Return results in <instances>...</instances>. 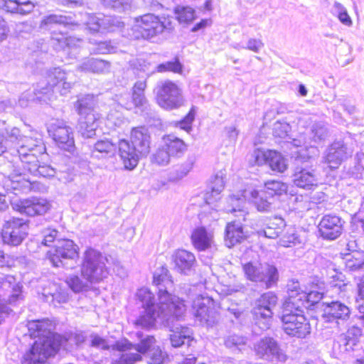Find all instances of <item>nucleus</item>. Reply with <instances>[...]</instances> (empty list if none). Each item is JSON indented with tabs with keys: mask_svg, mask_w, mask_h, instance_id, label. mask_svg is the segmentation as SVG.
<instances>
[{
	"mask_svg": "<svg viewBox=\"0 0 364 364\" xmlns=\"http://www.w3.org/2000/svg\"><path fill=\"white\" fill-rule=\"evenodd\" d=\"M28 328L31 335L38 339L23 355L22 364H44L60 348L70 351L78 346L75 340H71V333L61 336L53 333L54 326L48 319L31 321Z\"/></svg>",
	"mask_w": 364,
	"mask_h": 364,
	"instance_id": "nucleus-2",
	"label": "nucleus"
},
{
	"mask_svg": "<svg viewBox=\"0 0 364 364\" xmlns=\"http://www.w3.org/2000/svg\"><path fill=\"white\" fill-rule=\"evenodd\" d=\"M115 100L120 106L124 107L127 109H133L131 95L127 92L116 95Z\"/></svg>",
	"mask_w": 364,
	"mask_h": 364,
	"instance_id": "nucleus-58",
	"label": "nucleus"
},
{
	"mask_svg": "<svg viewBox=\"0 0 364 364\" xmlns=\"http://www.w3.org/2000/svg\"><path fill=\"white\" fill-rule=\"evenodd\" d=\"M116 146L109 139H105L97 141L92 149V155L97 159L111 157L114 155Z\"/></svg>",
	"mask_w": 364,
	"mask_h": 364,
	"instance_id": "nucleus-40",
	"label": "nucleus"
},
{
	"mask_svg": "<svg viewBox=\"0 0 364 364\" xmlns=\"http://www.w3.org/2000/svg\"><path fill=\"white\" fill-rule=\"evenodd\" d=\"M144 72H146L147 77H150L152 74L156 72L158 73H166V72H173L175 73H181L182 72L183 65L180 63L178 58H174L171 61H167L163 63H161L155 67L154 70H149L146 65H144V68H141Z\"/></svg>",
	"mask_w": 364,
	"mask_h": 364,
	"instance_id": "nucleus-42",
	"label": "nucleus"
},
{
	"mask_svg": "<svg viewBox=\"0 0 364 364\" xmlns=\"http://www.w3.org/2000/svg\"><path fill=\"white\" fill-rule=\"evenodd\" d=\"M287 287L289 296L284 301V304H287L290 301H293L291 299H293L294 297L295 299L299 298L301 292L302 291L300 290V287L298 282H291V283L288 284Z\"/></svg>",
	"mask_w": 364,
	"mask_h": 364,
	"instance_id": "nucleus-57",
	"label": "nucleus"
},
{
	"mask_svg": "<svg viewBox=\"0 0 364 364\" xmlns=\"http://www.w3.org/2000/svg\"><path fill=\"white\" fill-rule=\"evenodd\" d=\"M137 337L140 339V343L133 345L128 340L123 339L117 341L112 346V350H118L120 352H125L129 350L135 349L140 353H145L148 350H151L155 343V338L151 336H147L144 338L141 332L136 333Z\"/></svg>",
	"mask_w": 364,
	"mask_h": 364,
	"instance_id": "nucleus-22",
	"label": "nucleus"
},
{
	"mask_svg": "<svg viewBox=\"0 0 364 364\" xmlns=\"http://www.w3.org/2000/svg\"><path fill=\"white\" fill-rule=\"evenodd\" d=\"M255 350L260 358L267 361L284 362L287 359L278 343L270 337L263 338L258 341L255 345Z\"/></svg>",
	"mask_w": 364,
	"mask_h": 364,
	"instance_id": "nucleus-18",
	"label": "nucleus"
},
{
	"mask_svg": "<svg viewBox=\"0 0 364 364\" xmlns=\"http://www.w3.org/2000/svg\"><path fill=\"white\" fill-rule=\"evenodd\" d=\"M95 104V97L92 95H85L80 97L75 104L76 109L79 115L93 112Z\"/></svg>",
	"mask_w": 364,
	"mask_h": 364,
	"instance_id": "nucleus-45",
	"label": "nucleus"
},
{
	"mask_svg": "<svg viewBox=\"0 0 364 364\" xmlns=\"http://www.w3.org/2000/svg\"><path fill=\"white\" fill-rule=\"evenodd\" d=\"M84 22L90 32L101 33L111 31L118 23L114 17L103 14H85Z\"/></svg>",
	"mask_w": 364,
	"mask_h": 364,
	"instance_id": "nucleus-21",
	"label": "nucleus"
},
{
	"mask_svg": "<svg viewBox=\"0 0 364 364\" xmlns=\"http://www.w3.org/2000/svg\"><path fill=\"white\" fill-rule=\"evenodd\" d=\"M346 268L350 271H355L364 267V259L358 258L353 255L350 258H347L346 262Z\"/></svg>",
	"mask_w": 364,
	"mask_h": 364,
	"instance_id": "nucleus-56",
	"label": "nucleus"
},
{
	"mask_svg": "<svg viewBox=\"0 0 364 364\" xmlns=\"http://www.w3.org/2000/svg\"><path fill=\"white\" fill-rule=\"evenodd\" d=\"M277 303V296L272 291L262 294L255 302L252 313L255 320L262 330L270 326L273 316V309Z\"/></svg>",
	"mask_w": 364,
	"mask_h": 364,
	"instance_id": "nucleus-13",
	"label": "nucleus"
},
{
	"mask_svg": "<svg viewBox=\"0 0 364 364\" xmlns=\"http://www.w3.org/2000/svg\"><path fill=\"white\" fill-rule=\"evenodd\" d=\"M225 173L223 171H218L210 180L209 188L210 192L208 191L205 194V200L207 204H211L217 201L220 193L223 191L225 186L224 176Z\"/></svg>",
	"mask_w": 364,
	"mask_h": 364,
	"instance_id": "nucleus-34",
	"label": "nucleus"
},
{
	"mask_svg": "<svg viewBox=\"0 0 364 364\" xmlns=\"http://www.w3.org/2000/svg\"><path fill=\"white\" fill-rule=\"evenodd\" d=\"M0 287L4 289H11V294L9 296L8 301L10 304L16 305L23 299L22 294L23 286L12 275H0Z\"/></svg>",
	"mask_w": 364,
	"mask_h": 364,
	"instance_id": "nucleus-27",
	"label": "nucleus"
},
{
	"mask_svg": "<svg viewBox=\"0 0 364 364\" xmlns=\"http://www.w3.org/2000/svg\"><path fill=\"white\" fill-rule=\"evenodd\" d=\"M0 9L6 12L25 15L33 10L34 4L29 0H0Z\"/></svg>",
	"mask_w": 364,
	"mask_h": 364,
	"instance_id": "nucleus-31",
	"label": "nucleus"
},
{
	"mask_svg": "<svg viewBox=\"0 0 364 364\" xmlns=\"http://www.w3.org/2000/svg\"><path fill=\"white\" fill-rule=\"evenodd\" d=\"M173 257L176 267L178 271L185 274L190 271L196 264L195 255L185 250H177Z\"/></svg>",
	"mask_w": 364,
	"mask_h": 364,
	"instance_id": "nucleus-35",
	"label": "nucleus"
},
{
	"mask_svg": "<svg viewBox=\"0 0 364 364\" xmlns=\"http://www.w3.org/2000/svg\"><path fill=\"white\" fill-rule=\"evenodd\" d=\"M76 70L81 73L103 75L110 72L111 63L100 58L87 57L80 61Z\"/></svg>",
	"mask_w": 364,
	"mask_h": 364,
	"instance_id": "nucleus-23",
	"label": "nucleus"
},
{
	"mask_svg": "<svg viewBox=\"0 0 364 364\" xmlns=\"http://www.w3.org/2000/svg\"><path fill=\"white\" fill-rule=\"evenodd\" d=\"M196 109V107L192 106L186 116L178 122V126L180 129H183L187 132H189L192 129V123L195 119Z\"/></svg>",
	"mask_w": 364,
	"mask_h": 364,
	"instance_id": "nucleus-50",
	"label": "nucleus"
},
{
	"mask_svg": "<svg viewBox=\"0 0 364 364\" xmlns=\"http://www.w3.org/2000/svg\"><path fill=\"white\" fill-rule=\"evenodd\" d=\"M97 127H92L91 130V125L85 124V122L79 123V132L85 138H92L95 135Z\"/></svg>",
	"mask_w": 364,
	"mask_h": 364,
	"instance_id": "nucleus-62",
	"label": "nucleus"
},
{
	"mask_svg": "<svg viewBox=\"0 0 364 364\" xmlns=\"http://www.w3.org/2000/svg\"><path fill=\"white\" fill-rule=\"evenodd\" d=\"M78 246L71 240L62 239L55 242L47 253L48 259L55 267L73 269L79 258Z\"/></svg>",
	"mask_w": 364,
	"mask_h": 364,
	"instance_id": "nucleus-10",
	"label": "nucleus"
},
{
	"mask_svg": "<svg viewBox=\"0 0 364 364\" xmlns=\"http://www.w3.org/2000/svg\"><path fill=\"white\" fill-rule=\"evenodd\" d=\"M158 105L166 110L178 109L185 104L181 87L171 80L159 81L155 88Z\"/></svg>",
	"mask_w": 364,
	"mask_h": 364,
	"instance_id": "nucleus-11",
	"label": "nucleus"
},
{
	"mask_svg": "<svg viewBox=\"0 0 364 364\" xmlns=\"http://www.w3.org/2000/svg\"><path fill=\"white\" fill-rule=\"evenodd\" d=\"M130 139L119 141V154L126 169L132 170L138 164L140 156H146L150 151V135L145 127L132 129Z\"/></svg>",
	"mask_w": 364,
	"mask_h": 364,
	"instance_id": "nucleus-7",
	"label": "nucleus"
},
{
	"mask_svg": "<svg viewBox=\"0 0 364 364\" xmlns=\"http://www.w3.org/2000/svg\"><path fill=\"white\" fill-rule=\"evenodd\" d=\"M245 278L259 284L266 289L275 286L279 280V272L272 263L249 262L242 265Z\"/></svg>",
	"mask_w": 364,
	"mask_h": 364,
	"instance_id": "nucleus-9",
	"label": "nucleus"
},
{
	"mask_svg": "<svg viewBox=\"0 0 364 364\" xmlns=\"http://www.w3.org/2000/svg\"><path fill=\"white\" fill-rule=\"evenodd\" d=\"M91 338V346L92 347L100 348V349H109V346L105 339L100 336L93 334L90 336Z\"/></svg>",
	"mask_w": 364,
	"mask_h": 364,
	"instance_id": "nucleus-64",
	"label": "nucleus"
},
{
	"mask_svg": "<svg viewBox=\"0 0 364 364\" xmlns=\"http://www.w3.org/2000/svg\"><path fill=\"white\" fill-rule=\"evenodd\" d=\"M293 182L297 187L311 189L317 186L320 183L314 169L310 167H299L295 169L293 176Z\"/></svg>",
	"mask_w": 364,
	"mask_h": 364,
	"instance_id": "nucleus-24",
	"label": "nucleus"
},
{
	"mask_svg": "<svg viewBox=\"0 0 364 364\" xmlns=\"http://www.w3.org/2000/svg\"><path fill=\"white\" fill-rule=\"evenodd\" d=\"M164 355L161 350L153 348L150 350V364H164Z\"/></svg>",
	"mask_w": 364,
	"mask_h": 364,
	"instance_id": "nucleus-59",
	"label": "nucleus"
},
{
	"mask_svg": "<svg viewBox=\"0 0 364 364\" xmlns=\"http://www.w3.org/2000/svg\"><path fill=\"white\" fill-rule=\"evenodd\" d=\"M271 150L255 149L252 153V157L255 159V164L262 166L267 164L269 153Z\"/></svg>",
	"mask_w": 364,
	"mask_h": 364,
	"instance_id": "nucleus-55",
	"label": "nucleus"
},
{
	"mask_svg": "<svg viewBox=\"0 0 364 364\" xmlns=\"http://www.w3.org/2000/svg\"><path fill=\"white\" fill-rule=\"evenodd\" d=\"M171 22L164 17L146 14L136 18L133 30L136 38L151 39L169 29Z\"/></svg>",
	"mask_w": 364,
	"mask_h": 364,
	"instance_id": "nucleus-12",
	"label": "nucleus"
},
{
	"mask_svg": "<svg viewBox=\"0 0 364 364\" xmlns=\"http://www.w3.org/2000/svg\"><path fill=\"white\" fill-rule=\"evenodd\" d=\"M90 43L94 46L91 48L92 54H107L114 50V47L111 44L110 41H97L95 39H90Z\"/></svg>",
	"mask_w": 364,
	"mask_h": 364,
	"instance_id": "nucleus-49",
	"label": "nucleus"
},
{
	"mask_svg": "<svg viewBox=\"0 0 364 364\" xmlns=\"http://www.w3.org/2000/svg\"><path fill=\"white\" fill-rule=\"evenodd\" d=\"M352 148L348 147L343 141H335L326 150L323 156V162L331 169H336L341 163L351 156Z\"/></svg>",
	"mask_w": 364,
	"mask_h": 364,
	"instance_id": "nucleus-17",
	"label": "nucleus"
},
{
	"mask_svg": "<svg viewBox=\"0 0 364 364\" xmlns=\"http://www.w3.org/2000/svg\"><path fill=\"white\" fill-rule=\"evenodd\" d=\"M73 72L60 67L49 68L43 73L41 80L33 91L27 90L18 99V105L26 107L30 102H48L51 100L54 90L61 95L69 93L75 84Z\"/></svg>",
	"mask_w": 364,
	"mask_h": 364,
	"instance_id": "nucleus-3",
	"label": "nucleus"
},
{
	"mask_svg": "<svg viewBox=\"0 0 364 364\" xmlns=\"http://www.w3.org/2000/svg\"><path fill=\"white\" fill-rule=\"evenodd\" d=\"M107 257L100 252L88 248L83 254L81 273L85 280L77 275H72L67 279L69 287L75 293L87 290L90 284L102 281L108 275L106 267Z\"/></svg>",
	"mask_w": 364,
	"mask_h": 364,
	"instance_id": "nucleus-5",
	"label": "nucleus"
},
{
	"mask_svg": "<svg viewBox=\"0 0 364 364\" xmlns=\"http://www.w3.org/2000/svg\"><path fill=\"white\" fill-rule=\"evenodd\" d=\"M28 232V224L26 220L12 218L5 221L1 230V237L4 243L17 246L26 239Z\"/></svg>",
	"mask_w": 364,
	"mask_h": 364,
	"instance_id": "nucleus-15",
	"label": "nucleus"
},
{
	"mask_svg": "<svg viewBox=\"0 0 364 364\" xmlns=\"http://www.w3.org/2000/svg\"><path fill=\"white\" fill-rule=\"evenodd\" d=\"M192 309L196 319L200 324L212 326L216 322L217 313L213 300L209 296L197 295L193 300Z\"/></svg>",
	"mask_w": 364,
	"mask_h": 364,
	"instance_id": "nucleus-16",
	"label": "nucleus"
},
{
	"mask_svg": "<svg viewBox=\"0 0 364 364\" xmlns=\"http://www.w3.org/2000/svg\"><path fill=\"white\" fill-rule=\"evenodd\" d=\"M147 77L144 80H137L132 89V104L134 107H144L147 104L144 91L147 87Z\"/></svg>",
	"mask_w": 364,
	"mask_h": 364,
	"instance_id": "nucleus-39",
	"label": "nucleus"
},
{
	"mask_svg": "<svg viewBox=\"0 0 364 364\" xmlns=\"http://www.w3.org/2000/svg\"><path fill=\"white\" fill-rule=\"evenodd\" d=\"M153 284L158 289L159 302L156 304L154 296L149 289L144 287L138 289L136 297L144 311L136 319L135 324L149 328L158 321L171 326L174 320L183 318L186 306L183 299L170 293L173 282L166 268L161 267L155 271Z\"/></svg>",
	"mask_w": 364,
	"mask_h": 364,
	"instance_id": "nucleus-1",
	"label": "nucleus"
},
{
	"mask_svg": "<svg viewBox=\"0 0 364 364\" xmlns=\"http://www.w3.org/2000/svg\"><path fill=\"white\" fill-rule=\"evenodd\" d=\"M270 168L277 173H283L287 168L286 159L282 154L275 151H270L267 164Z\"/></svg>",
	"mask_w": 364,
	"mask_h": 364,
	"instance_id": "nucleus-44",
	"label": "nucleus"
},
{
	"mask_svg": "<svg viewBox=\"0 0 364 364\" xmlns=\"http://www.w3.org/2000/svg\"><path fill=\"white\" fill-rule=\"evenodd\" d=\"M31 161H26V164L22 167L25 171L31 173L35 176H42L44 178L53 177L55 174V168L49 165H40L37 157L30 156Z\"/></svg>",
	"mask_w": 364,
	"mask_h": 364,
	"instance_id": "nucleus-32",
	"label": "nucleus"
},
{
	"mask_svg": "<svg viewBox=\"0 0 364 364\" xmlns=\"http://www.w3.org/2000/svg\"><path fill=\"white\" fill-rule=\"evenodd\" d=\"M311 135L315 142L325 141L328 136L327 124L323 122H315L311 127Z\"/></svg>",
	"mask_w": 364,
	"mask_h": 364,
	"instance_id": "nucleus-47",
	"label": "nucleus"
},
{
	"mask_svg": "<svg viewBox=\"0 0 364 364\" xmlns=\"http://www.w3.org/2000/svg\"><path fill=\"white\" fill-rule=\"evenodd\" d=\"M6 150L11 151L13 155H18L23 166L26 161H31V155L38 158L44 153L46 147L41 139L21 137L20 130L12 127L5 129V134L0 136V156Z\"/></svg>",
	"mask_w": 364,
	"mask_h": 364,
	"instance_id": "nucleus-6",
	"label": "nucleus"
},
{
	"mask_svg": "<svg viewBox=\"0 0 364 364\" xmlns=\"http://www.w3.org/2000/svg\"><path fill=\"white\" fill-rule=\"evenodd\" d=\"M53 47L56 50L77 49L82 43V39L68 36L65 31L56 32L53 31L50 36Z\"/></svg>",
	"mask_w": 364,
	"mask_h": 364,
	"instance_id": "nucleus-26",
	"label": "nucleus"
},
{
	"mask_svg": "<svg viewBox=\"0 0 364 364\" xmlns=\"http://www.w3.org/2000/svg\"><path fill=\"white\" fill-rule=\"evenodd\" d=\"M11 206L14 210L28 216L45 214L50 207L49 202L41 198L14 200Z\"/></svg>",
	"mask_w": 364,
	"mask_h": 364,
	"instance_id": "nucleus-19",
	"label": "nucleus"
},
{
	"mask_svg": "<svg viewBox=\"0 0 364 364\" xmlns=\"http://www.w3.org/2000/svg\"><path fill=\"white\" fill-rule=\"evenodd\" d=\"M290 131V126L287 122H277L274 124L273 132L274 136L284 138Z\"/></svg>",
	"mask_w": 364,
	"mask_h": 364,
	"instance_id": "nucleus-54",
	"label": "nucleus"
},
{
	"mask_svg": "<svg viewBox=\"0 0 364 364\" xmlns=\"http://www.w3.org/2000/svg\"><path fill=\"white\" fill-rule=\"evenodd\" d=\"M343 220L338 215H325L318 224L319 232L326 240H336L343 232Z\"/></svg>",
	"mask_w": 364,
	"mask_h": 364,
	"instance_id": "nucleus-20",
	"label": "nucleus"
},
{
	"mask_svg": "<svg viewBox=\"0 0 364 364\" xmlns=\"http://www.w3.org/2000/svg\"><path fill=\"white\" fill-rule=\"evenodd\" d=\"M323 298V293L318 291L312 290L309 292L301 291L299 298L291 299V305H296V310L300 311L303 308H308L309 306L318 303Z\"/></svg>",
	"mask_w": 364,
	"mask_h": 364,
	"instance_id": "nucleus-36",
	"label": "nucleus"
},
{
	"mask_svg": "<svg viewBox=\"0 0 364 364\" xmlns=\"http://www.w3.org/2000/svg\"><path fill=\"white\" fill-rule=\"evenodd\" d=\"M11 174L6 178L4 186L7 191H23L30 188V181L25 178L26 171Z\"/></svg>",
	"mask_w": 364,
	"mask_h": 364,
	"instance_id": "nucleus-38",
	"label": "nucleus"
},
{
	"mask_svg": "<svg viewBox=\"0 0 364 364\" xmlns=\"http://www.w3.org/2000/svg\"><path fill=\"white\" fill-rule=\"evenodd\" d=\"M69 25H72L71 18L60 14H52L43 17L40 27L43 29L51 31V32L53 31L59 32L63 31L61 27L65 28ZM51 34L52 33H50Z\"/></svg>",
	"mask_w": 364,
	"mask_h": 364,
	"instance_id": "nucleus-29",
	"label": "nucleus"
},
{
	"mask_svg": "<svg viewBox=\"0 0 364 364\" xmlns=\"http://www.w3.org/2000/svg\"><path fill=\"white\" fill-rule=\"evenodd\" d=\"M191 242L198 251H205L215 247L213 232L208 231L204 227H198L193 230Z\"/></svg>",
	"mask_w": 364,
	"mask_h": 364,
	"instance_id": "nucleus-25",
	"label": "nucleus"
},
{
	"mask_svg": "<svg viewBox=\"0 0 364 364\" xmlns=\"http://www.w3.org/2000/svg\"><path fill=\"white\" fill-rule=\"evenodd\" d=\"M163 145L172 157H181L186 151L184 141L174 135L168 134L163 137Z\"/></svg>",
	"mask_w": 364,
	"mask_h": 364,
	"instance_id": "nucleus-37",
	"label": "nucleus"
},
{
	"mask_svg": "<svg viewBox=\"0 0 364 364\" xmlns=\"http://www.w3.org/2000/svg\"><path fill=\"white\" fill-rule=\"evenodd\" d=\"M247 338L243 336L238 335H230L225 339V345L229 348H238L240 349V346L246 344Z\"/></svg>",
	"mask_w": 364,
	"mask_h": 364,
	"instance_id": "nucleus-51",
	"label": "nucleus"
},
{
	"mask_svg": "<svg viewBox=\"0 0 364 364\" xmlns=\"http://www.w3.org/2000/svg\"><path fill=\"white\" fill-rule=\"evenodd\" d=\"M285 226L284 220L281 218H275L270 220L267 227L259 232V235H263L267 238H277L282 232L283 228Z\"/></svg>",
	"mask_w": 364,
	"mask_h": 364,
	"instance_id": "nucleus-43",
	"label": "nucleus"
},
{
	"mask_svg": "<svg viewBox=\"0 0 364 364\" xmlns=\"http://www.w3.org/2000/svg\"><path fill=\"white\" fill-rule=\"evenodd\" d=\"M296 306L290 302L283 304L282 322L284 331L289 336L305 338L311 333L309 321L303 314V310H296Z\"/></svg>",
	"mask_w": 364,
	"mask_h": 364,
	"instance_id": "nucleus-8",
	"label": "nucleus"
},
{
	"mask_svg": "<svg viewBox=\"0 0 364 364\" xmlns=\"http://www.w3.org/2000/svg\"><path fill=\"white\" fill-rule=\"evenodd\" d=\"M350 316V309L344 304L336 301L325 304L323 317L328 321L333 319L346 320Z\"/></svg>",
	"mask_w": 364,
	"mask_h": 364,
	"instance_id": "nucleus-30",
	"label": "nucleus"
},
{
	"mask_svg": "<svg viewBox=\"0 0 364 364\" xmlns=\"http://www.w3.org/2000/svg\"><path fill=\"white\" fill-rule=\"evenodd\" d=\"M171 157L172 156L168 153V151L163 145L154 155L153 161L159 165L166 166L170 162Z\"/></svg>",
	"mask_w": 364,
	"mask_h": 364,
	"instance_id": "nucleus-52",
	"label": "nucleus"
},
{
	"mask_svg": "<svg viewBox=\"0 0 364 364\" xmlns=\"http://www.w3.org/2000/svg\"><path fill=\"white\" fill-rule=\"evenodd\" d=\"M301 243V240L294 228H289L286 233L280 238L279 245L289 247Z\"/></svg>",
	"mask_w": 364,
	"mask_h": 364,
	"instance_id": "nucleus-48",
	"label": "nucleus"
},
{
	"mask_svg": "<svg viewBox=\"0 0 364 364\" xmlns=\"http://www.w3.org/2000/svg\"><path fill=\"white\" fill-rule=\"evenodd\" d=\"M263 47L264 43L260 39L250 38L247 42L245 49L257 53Z\"/></svg>",
	"mask_w": 364,
	"mask_h": 364,
	"instance_id": "nucleus-63",
	"label": "nucleus"
},
{
	"mask_svg": "<svg viewBox=\"0 0 364 364\" xmlns=\"http://www.w3.org/2000/svg\"><path fill=\"white\" fill-rule=\"evenodd\" d=\"M141 356L139 353H123L119 360L113 364H134L135 362L140 360Z\"/></svg>",
	"mask_w": 364,
	"mask_h": 364,
	"instance_id": "nucleus-53",
	"label": "nucleus"
},
{
	"mask_svg": "<svg viewBox=\"0 0 364 364\" xmlns=\"http://www.w3.org/2000/svg\"><path fill=\"white\" fill-rule=\"evenodd\" d=\"M43 295L46 297L47 302L51 303L54 306L65 303L68 299V294L55 284H53L49 289H43Z\"/></svg>",
	"mask_w": 364,
	"mask_h": 364,
	"instance_id": "nucleus-41",
	"label": "nucleus"
},
{
	"mask_svg": "<svg viewBox=\"0 0 364 364\" xmlns=\"http://www.w3.org/2000/svg\"><path fill=\"white\" fill-rule=\"evenodd\" d=\"M174 13L181 23H189L196 18L195 10L189 6L178 5L175 7Z\"/></svg>",
	"mask_w": 364,
	"mask_h": 364,
	"instance_id": "nucleus-46",
	"label": "nucleus"
},
{
	"mask_svg": "<svg viewBox=\"0 0 364 364\" xmlns=\"http://www.w3.org/2000/svg\"><path fill=\"white\" fill-rule=\"evenodd\" d=\"M351 332L348 331L347 334L344 336L343 338H341V342L345 346L346 350H353L354 346H356L358 342V338L355 336H351Z\"/></svg>",
	"mask_w": 364,
	"mask_h": 364,
	"instance_id": "nucleus-60",
	"label": "nucleus"
},
{
	"mask_svg": "<svg viewBox=\"0 0 364 364\" xmlns=\"http://www.w3.org/2000/svg\"><path fill=\"white\" fill-rule=\"evenodd\" d=\"M287 191V186L285 183L278 181H267L262 190H244L240 193L230 196L227 199L228 205L225 209L227 212L238 213L236 216L245 220L247 214L245 208L246 200H252L259 211H269L272 197L275 195L281 196Z\"/></svg>",
	"mask_w": 364,
	"mask_h": 364,
	"instance_id": "nucleus-4",
	"label": "nucleus"
},
{
	"mask_svg": "<svg viewBox=\"0 0 364 364\" xmlns=\"http://www.w3.org/2000/svg\"><path fill=\"white\" fill-rule=\"evenodd\" d=\"M171 328L170 341L173 347L178 348L183 345L191 346L193 338L190 328L178 324L173 325Z\"/></svg>",
	"mask_w": 364,
	"mask_h": 364,
	"instance_id": "nucleus-28",
	"label": "nucleus"
},
{
	"mask_svg": "<svg viewBox=\"0 0 364 364\" xmlns=\"http://www.w3.org/2000/svg\"><path fill=\"white\" fill-rule=\"evenodd\" d=\"M48 132L60 149L74 154L75 145L73 131L65 121L55 120L50 123Z\"/></svg>",
	"mask_w": 364,
	"mask_h": 364,
	"instance_id": "nucleus-14",
	"label": "nucleus"
},
{
	"mask_svg": "<svg viewBox=\"0 0 364 364\" xmlns=\"http://www.w3.org/2000/svg\"><path fill=\"white\" fill-rule=\"evenodd\" d=\"M80 119L79 123L80 122H85V124L91 125V129L92 127H97V114L93 112H90L85 114L83 115H80Z\"/></svg>",
	"mask_w": 364,
	"mask_h": 364,
	"instance_id": "nucleus-61",
	"label": "nucleus"
},
{
	"mask_svg": "<svg viewBox=\"0 0 364 364\" xmlns=\"http://www.w3.org/2000/svg\"><path fill=\"white\" fill-rule=\"evenodd\" d=\"M245 238L243 227L240 220H235L227 224L225 228V242L228 247L241 242Z\"/></svg>",
	"mask_w": 364,
	"mask_h": 364,
	"instance_id": "nucleus-33",
	"label": "nucleus"
}]
</instances>
